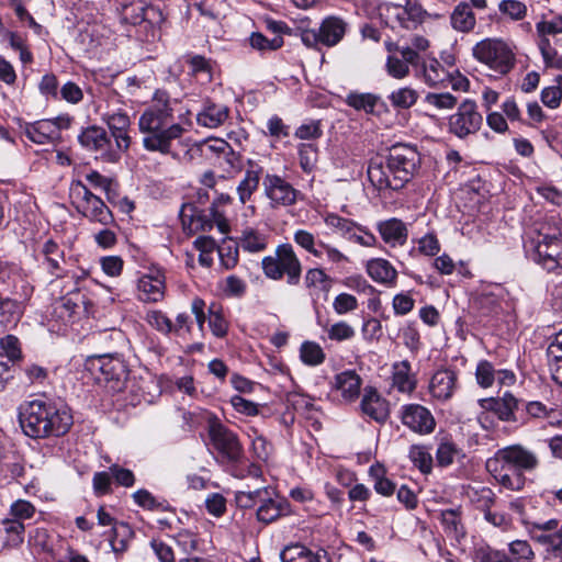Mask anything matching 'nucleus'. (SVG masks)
I'll return each mask as SVG.
<instances>
[{
  "instance_id": "c85d7f7f",
  "label": "nucleus",
  "mask_w": 562,
  "mask_h": 562,
  "mask_svg": "<svg viewBox=\"0 0 562 562\" xmlns=\"http://www.w3.org/2000/svg\"><path fill=\"white\" fill-rule=\"evenodd\" d=\"M106 124L111 132L110 137L111 139L113 138L116 148L120 149L122 154L125 153L131 145V138L127 134L131 124L128 115L123 112L110 114L108 115Z\"/></svg>"
},
{
  "instance_id": "3c124183",
  "label": "nucleus",
  "mask_w": 562,
  "mask_h": 562,
  "mask_svg": "<svg viewBox=\"0 0 562 562\" xmlns=\"http://www.w3.org/2000/svg\"><path fill=\"white\" fill-rule=\"evenodd\" d=\"M325 224L340 234L341 237L348 238L358 227V223L352 220L339 216L338 214L330 213L325 217Z\"/></svg>"
},
{
  "instance_id": "cd10ccee",
  "label": "nucleus",
  "mask_w": 562,
  "mask_h": 562,
  "mask_svg": "<svg viewBox=\"0 0 562 562\" xmlns=\"http://www.w3.org/2000/svg\"><path fill=\"white\" fill-rule=\"evenodd\" d=\"M344 101L353 110L368 115H379L385 106L381 97L371 92L350 91Z\"/></svg>"
},
{
  "instance_id": "aec40b11",
  "label": "nucleus",
  "mask_w": 562,
  "mask_h": 562,
  "mask_svg": "<svg viewBox=\"0 0 562 562\" xmlns=\"http://www.w3.org/2000/svg\"><path fill=\"white\" fill-rule=\"evenodd\" d=\"M401 420L404 426L419 435L431 434L436 427V420L431 412L420 404L402 406Z\"/></svg>"
},
{
  "instance_id": "a18cd8bd",
  "label": "nucleus",
  "mask_w": 562,
  "mask_h": 562,
  "mask_svg": "<svg viewBox=\"0 0 562 562\" xmlns=\"http://www.w3.org/2000/svg\"><path fill=\"white\" fill-rule=\"evenodd\" d=\"M282 562H322V555L304 547L286 548L280 553Z\"/></svg>"
},
{
  "instance_id": "393cba45",
  "label": "nucleus",
  "mask_w": 562,
  "mask_h": 562,
  "mask_svg": "<svg viewBox=\"0 0 562 562\" xmlns=\"http://www.w3.org/2000/svg\"><path fill=\"white\" fill-rule=\"evenodd\" d=\"M382 240L390 247H403L408 239V226L401 218L391 217L375 225Z\"/></svg>"
},
{
  "instance_id": "69168bd1",
  "label": "nucleus",
  "mask_w": 562,
  "mask_h": 562,
  "mask_svg": "<svg viewBox=\"0 0 562 562\" xmlns=\"http://www.w3.org/2000/svg\"><path fill=\"white\" fill-rule=\"evenodd\" d=\"M217 165L227 173L238 172L243 169L241 156L229 145L228 149L222 154L221 160H217Z\"/></svg>"
},
{
  "instance_id": "a211bd4d",
  "label": "nucleus",
  "mask_w": 562,
  "mask_h": 562,
  "mask_svg": "<svg viewBox=\"0 0 562 562\" xmlns=\"http://www.w3.org/2000/svg\"><path fill=\"white\" fill-rule=\"evenodd\" d=\"M0 291L10 292L25 301L31 296L33 288L15 263L0 259Z\"/></svg>"
},
{
  "instance_id": "774afa93",
  "label": "nucleus",
  "mask_w": 562,
  "mask_h": 562,
  "mask_svg": "<svg viewBox=\"0 0 562 562\" xmlns=\"http://www.w3.org/2000/svg\"><path fill=\"white\" fill-rule=\"evenodd\" d=\"M1 356H5L12 362L21 358V346L15 336L7 335L0 339V357Z\"/></svg>"
},
{
  "instance_id": "c03bdc74",
  "label": "nucleus",
  "mask_w": 562,
  "mask_h": 562,
  "mask_svg": "<svg viewBox=\"0 0 562 562\" xmlns=\"http://www.w3.org/2000/svg\"><path fill=\"white\" fill-rule=\"evenodd\" d=\"M209 326L212 334L217 338H224L228 331V322L223 315V308L221 304L213 302L209 308Z\"/></svg>"
},
{
  "instance_id": "2f4dec72",
  "label": "nucleus",
  "mask_w": 562,
  "mask_h": 562,
  "mask_svg": "<svg viewBox=\"0 0 562 562\" xmlns=\"http://www.w3.org/2000/svg\"><path fill=\"white\" fill-rule=\"evenodd\" d=\"M290 514V504L284 498L273 497L269 494L257 509V519L263 524H271L282 516Z\"/></svg>"
},
{
  "instance_id": "f704fd0d",
  "label": "nucleus",
  "mask_w": 562,
  "mask_h": 562,
  "mask_svg": "<svg viewBox=\"0 0 562 562\" xmlns=\"http://www.w3.org/2000/svg\"><path fill=\"white\" fill-rule=\"evenodd\" d=\"M180 218L183 226H189L194 231H210L213 222L199 210L193 203H184L180 210Z\"/></svg>"
},
{
  "instance_id": "603ef678",
  "label": "nucleus",
  "mask_w": 562,
  "mask_h": 562,
  "mask_svg": "<svg viewBox=\"0 0 562 562\" xmlns=\"http://www.w3.org/2000/svg\"><path fill=\"white\" fill-rule=\"evenodd\" d=\"M459 449L457 445L448 438H442L436 451V461L437 464L441 468H447L451 465L454 461L456 456L458 454Z\"/></svg>"
},
{
  "instance_id": "a878e982",
  "label": "nucleus",
  "mask_w": 562,
  "mask_h": 562,
  "mask_svg": "<svg viewBox=\"0 0 562 562\" xmlns=\"http://www.w3.org/2000/svg\"><path fill=\"white\" fill-rule=\"evenodd\" d=\"M23 133L29 140L38 145L58 144L61 142V135L57 134V128L48 119L25 123Z\"/></svg>"
},
{
  "instance_id": "ddd939ff",
  "label": "nucleus",
  "mask_w": 562,
  "mask_h": 562,
  "mask_svg": "<svg viewBox=\"0 0 562 562\" xmlns=\"http://www.w3.org/2000/svg\"><path fill=\"white\" fill-rule=\"evenodd\" d=\"M385 47L391 53L386 58V72L395 79L407 77L409 74L408 66H418L420 63V56L409 46L387 41L385 42Z\"/></svg>"
},
{
  "instance_id": "5701e85b",
  "label": "nucleus",
  "mask_w": 562,
  "mask_h": 562,
  "mask_svg": "<svg viewBox=\"0 0 562 562\" xmlns=\"http://www.w3.org/2000/svg\"><path fill=\"white\" fill-rule=\"evenodd\" d=\"M362 414L378 424H384L390 417V404L373 387H366L360 402Z\"/></svg>"
},
{
  "instance_id": "c756f323",
  "label": "nucleus",
  "mask_w": 562,
  "mask_h": 562,
  "mask_svg": "<svg viewBox=\"0 0 562 562\" xmlns=\"http://www.w3.org/2000/svg\"><path fill=\"white\" fill-rule=\"evenodd\" d=\"M366 270L374 282L387 288L396 285L397 271L389 260L383 258L370 259L366 265Z\"/></svg>"
},
{
  "instance_id": "09e8293b",
  "label": "nucleus",
  "mask_w": 562,
  "mask_h": 562,
  "mask_svg": "<svg viewBox=\"0 0 562 562\" xmlns=\"http://www.w3.org/2000/svg\"><path fill=\"white\" fill-rule=\"evenodd\" d=\"M408 457L422 473L428 474L432 470V457L424 446L413 445L409 448Z\"/></svg>"
},
{
  "instance_id": "0e129e2a",
  "label": "nucleus",
  "mask_w": 562,
  "mask_h": 562,
  "mask_svg": "<svg viewBox=\"0 0 562 562\" xmlns=\"http://www.w3.org/2000/svg\"><path fill=\"white\" fill-rule=\"evenodd\" d=\"M64 303H60L58 300L53 304V308L50 312V322H54L56 325H52L53 329L61 330L64 327L72 324L74 318L69 314L67 307H64Z\"/></svg>"
},
{
  "instance_id": "a19ab883",
  "label": "nucleus",
  "mask_w": 562,
  "mask_h": 562,
  "mask_svg": "<svg viewBox=\"0 0 562 562\" xmlns=\"http://www.w3.org/2000/svg\"><path fill=\"white\" fill-rule=\"evenodd\" d=\"M423 72L427 85L447 86L446 80L449 78V70L446 69L436 58L423 63Z\"/></svg>"
},
{
  "instance_id": "20e7f679",
  "label": "nucleus",
  "mask_w": 562,
  "mask_h": 562,
  "mask_svg": "<svg viewBox=\"0 0 562 562\" xmlns=\"http://www.w3.org/2000/svg\"><path fill=\"white\" fill-rule=\"evenodd\" d=\"M85 368L98 384L111 392H120L125 387L128 369L117 353L89 356L86 359Z\"/></svg>"
},
{
  "instance_id": "412c9836",
  "label": "nucleus",
  "mask_w": 562,
  "mask_h": 562,
  "mask_svg": "<svg viewBox=\"0 0 562 562\" xmlns=\"http://www.w3.org/2000/svg\"><path fill=\"white\" fill-rule=\"evenodd\" d=\"M41 254L44 256L43 265L46 270L55 277L50 284H54L57 280L64 282L70 279L74 272L65 268V251L55 240L47 239L42 246Z\"/></svg>"
},
{
  "instance_id": "bf43d9fd",
  "label": "nucleus",
  "mask_w": 562,
  "mask_h": 562,
  "mask_svg": "<svg viewBox=\"0 0 562 562\" xmlns=\"http://www.w3.org/2000/svg\"><path fill=\"white\" fill-rule=\"evenodd\" d=\"M441 524L445 531L458 537L463 535L460 514L457 509H446L441 513Z\"/></svg>"
},
{
  "instance_id": "338daca9",
  "label": "nucleus",
  "mask_w": 562,
  "mask_h": 562,
  "mask_svg": "<svg viewBox=\"0 0 562 562\" xmlns=\"http://www.w3.org/2000/svg\"><path fill=\"white\" fill-rule=\"evenodd\" d=\"M498 10L503 15H507L513 20H521L527 13V7L518 0H502Z\"/></svg>"
},
{
  "instance_id": "6ab92c4d",
  "label": "nucleus",
  "mask_w": 562,
  "mask_h": 562,
  "mask_svg": "<svg viewBox=\"0 0 562 562\" xmlns=\"http://www.w3.org/2000/svg\"><path fill=\"white\" fill-rule=\"evenodd\" d=\"M87 272L72 273L69 280L63 282L61 291L63 294L58 300L64 303V307H67L69 314L75 319L81 312H87V296L81 291L80 282L86 279Z\"/></svg>"
},
{
  "instance_id": "9d476101",
  "label": "nucleus",
  "mask_w": 562,
  "mask_h": 562,
  "mask_svg": "<svg viewBox=\"0 0 562 562\" xmlns=\"http://www.w3.org/2000/svg\"><path fill=\"white\" fill-rule=\"evenodd\" d=\"M120 14L122 22L132 25L145 24V29L149 26L153 33L155 26H159L164 21L161 11L146 0H121Z\"/></svg>"
},
{
  "instance_id": "2eb2a0df",
  "label": "nucleus",
  "mask_w": 562,
  "mask_h": 562,
  "mask_svg": "<svg viewBox=\"0 0 562 562\" xmlns=\"http://www.w3.org/2000/svg\"><path fill=\"white\" fill-rule=\"evenodd\" d=\"M263 193L272 209L286 207L296 203L300 192L284 178L267 173L262 181Z\"/></svg>"
},
{
  "instance_id": "b1692460",
  "label": "nucleus",
  "mask_w": 562,
  "mask_h": 562,
  "mask_svg": "<svg viewBox=\"0 0 562 562\" xmlns=\"http://www.w3.org/2000/svg\"><path fill=\"white\" fill-rule=\"evenodd\" d=\"M458 390V373L451 369L436 371L429 383V392L440 402L450 400Z\"/></svg>"
},
{
  "instance_id": "58836bf2",
  "label": "nucleus",
  "mask_w": 562,
  "mask_h": 562,
  "mask_svg": "<svg viewBox=\"0 0 562 562\" xmlns=\"http://www.w3.org/2000/svg\"><path fill=\"white\" fill-rule=\"evenodd\" d=\"M238 245L247 252H260L268 246L266 234L252 228H246L239 238Z\"/></svg>"
},
{
  "instance_id": "1a4fd4ad",
  "label": "nucleus",
  "mask_w": 562,
  "mask_h": 562,
  "mask_svg": "<svg viewBox=\"0 0 562 562\" xmlns=\"http://www.w3.org/2000/svg\"><path fill=\"white\" fill-rule=\"evenodd\" d=\"M78 142L86 150L95 153V158L102 161L114 164L122 157L121 150L101 126L91 125L82 128Z\"/></svg>"
},
{
  "instance_id": "6e6552de",
  "label": "nucleus",
  "mask_w": 562,
  "mask_h": 562,
  "mask_svg": "<svg viewBox=\"0 0 562 562\" xmlns=\"http://www.w3.org/2000/svg\"><path fill=\"white\" fill-rule=\"evenodd\" d=\"M207 432L214 450L224 462L234 467L241 464L244 449L234 431L216 417H209Z\"/></svg>"
},
{
  "instance_id": "f03ea898",
  "label": "nucleus",
  "mask_w": 562,
  "mask_h": 562,
  "mask_svg": "<svg viewBox=\"0 0 562 562\" xmlns=\"http://www.w3.org/2000/svg\"><path fill=\"white\" fill-rule=\"evenodd\" d=\"M19 423L27 437L46 439L66 435L74 419L66 405L49 400H33L19 407Z\"/></svg>"
},
{
  "instance_id": "f8f14e48",
  "label": "nucleus",
  "mask_w": 562,
  "mask_h": 562,
  "mask_svg": "<svg viewBox=\"0 0 562 562\" xmlns=\"http://www.w3.org/2000/svg\"><path fill=\"white\" fill-rule=\"evenodd\" d=\"M483 116L473 100H464L449 117V132L459 138L475 134L482 126Z\"/></svg>"
},
{
  "instance_id": "4be33fe9",
  "label": "nucleus",
  "mask_w": 562,
  "mask_h": 562,
  "mask_svg": "<svg viewBox=\"0 0 562 562\" xmlns=\"http://www.w3.org/2000/svg\"><path fill=\"white\" fill-rule=\"evenodd\" d=\"M487 472L504 488L509 491H521L526 484V476L508 464H503L501 460H495V456L488 458L485 462Z\"/></svg>"
},
{
  "instance_id": "7ed1b4c3",
  "label": "nucleus",
  "mask_w": 562,
  "mask_h": 562,
  "mask_svg": "<svg viewBox=\"0 0 562 562\" xmlns=\"http://www.w3.org/2000/svg\"><path fill=\"white\" fill-rule=\"evenodd\" d=\"M526 257L548 272L562 269V232L549 223H539L524 235Z\"/></svg>"
},
{
  "instance_id": "e433bc0d",
  "label": "nucleus",
  "mask_w": 562,
  "mask_h": 562,
  "mask_svg": "<svg viewBox=\"0 0 562 562\" xmlns=\"http://www.w3.org/2000/svg\"><path fill=\"white\" fill-rule=\"evenodd\" d=\"M228 117V109L224 105L210 104L203 111L198 113L196 121L199 125L215 128L222 125Z\"/></svg>"
},
{
  "instance_id": "72a5a7b5",
  "label": "nucleus",
  "mask_w": 562,
  "mask_h": 562,
  "mask_svg": "<svg viewBox=\"0 0 562 562\" xmlns=\"http://www.w3.org/2000/svg\"><path fill=\"white\" fill-rule=\"evenodd\" d=\"M362 380L355 370H346L336 374L335 387L346 401H353L360 394Z\"/></svg>"
},
{
  "instance_id": "864d4df0",
  "label": "nucleus",
  "mask_w": 562,
  "mask_h": 562,
  "mask_svg": "<svg viewBox=\"0 0 562 562\" xmlns=\"http://www.w3.org/2000/svg\"><path fill=\"white\" fill-rule=\"evenodd\" d=\"M417 91L409 87L400 88L389 95V100L395 109H409L417 102Z\"/></svg>"
},
{
  "instance_id": "39448f33",
  "label": "nucleus",
  "mask_w": 562,
  "mask_h": 562,
  "mask_svg": "<svg viewBox=\"0 0 562 562\" xmlns=\"http://www.w3.org/2000/svg\"><path fill=\"white\" fill-rule=\"evenodd\" d=\"M71 203L79 214L90 222L108 226L114 222L111 210L101 198L93 194L81 180H74L69 188Z\"/></svg>"
},
{
  "instance_id": "473e14b6",
  "label": "nucleus",
  "mask_w": 562,
  "mask_h": 562,
  "mask_svg": "<svg viewBox=\"0 0 562 562\" xmlns=\"http://www.w3.org/2000/svg\"><path fill=\"white\" fill-rule=\"evenodd\" d=\"M392 385L401 393H412L417 385L412 366L408 360H402L392 366Z\"/></svg>"
},
{
  "instance_id": "f3484780",
  "label": "nucleus",
  "mask_w": 562,
  "mask_h": 562,
  "mask_svg": "<svg viewBox=\"0 0 562 562\" xmlns=\"http://www.w3.org/2000/svg\"><path fill=\"white\" fill-rule=\"evenodd\" d=\"M479 403L483 409L493 412L503 422L526 424V418L518 415L520 405L524 403L510 392H505L498 398H482Z\"/></svg>"
},
{
  "instance_id": "f257e3e1",
  "label": "nucleus",
  "mask_w": 562,
  "mask_h": 562,
  "mask_svg": "<svg viewBox=\"0 0 562 562\" xmlns=\"http://www.w3.org/2000/svg\"><path fill=\"white\" fill-rule=\"evenodd\" d=\"M179 101L170 98L165 90L154 93L151 103L138 120L139 131L144 134L143 146L148 151L167 155L171 151V143L179 139L184 128L176 122L175 112Z\"/></svg>"
},
{
  "instance_id": "79ce46f5",
  "label": "nucleus",
  "mask_w": 562,
  "mask_h": 562,
  "mask_svg": "<svg viewBox=\"0 0 562 562\" xmlns=\"http://www.w3.org/2000/svg\"><path fill=\"white\" fill-rule=\"evenodd\" d=\"M369 475L373 479L374 491L382 496H391L396 490L393 481L385 477V469L382 464H373L369 469Z\"/></svg>"
},
{
  "instance_id": "de8ad7c7",
  "label": "nucleus",
  "mask_w": 562,
  "mask_h": 562,
  "mask_svg": "<svg viewBox=\"0 0 562 562\" xmlns=\"http://www.w3.org/2000/svg\"><path fill=\"white\" fill-rule=\"evenodd\" d=\"M300 358L303 363L316 367L324 362L325 352L317 342L304 341L300 348Z\"/></svg>"
},
{
  "instance_id": "680f3d73",
  "label": "nucleus",
  "mask_w": 562,
  "mask_h": 562,
  "mask_svg": "<svg viewBox=\"0 0 562 562\" xmlns=\"http://www.w3.org/2000/svg\"><path fill=\"white\" fill-rule=\"evenodd\" d=\"M348 24L339 16L330 15L323 20L318 35H345Z\"/></svg>"
},
{
  "instance_id": "9b49d317",
  "label": "nucleus",
  "mask_w": 562,
  "mask_h": 562,
  "mask_svg": "<svg viewBox=\"0 0 562 562\" xmlns=\"http://www.w3.org/2000/svg\"><path fill=\"white\" fill-rule=\"evenodd\" d=\"M385 157L393 166L395 175L403 181V188L414 178L422 162L416 146L408 144L393 145Z\"/></svg>"
},
{
  "instance_id": "4d7b16f0",
  "label": "nucleus",
  "mask_w": 562,
  "mask_h": 562,
  "mask_svg": "<svg viewBox=\"0 0 562 562\" xmlns=\"http://www.w3.org/2000/svg\"><path fill=\"white\" fill-rule=\"evenodd\" d=\"M475 562H516L502 550L494 549L490 546H483L475 550Z\"/></svg>"
},
{
  "instance_id": "e2e57ef3",
  "label": "nucleus",
  "mask_w": 562,
  "mask_h": 562,
  "mask_svg": "<svg viewBox=\"0 0 562 562\" xmlns=\"http://www.w3.org/2000/svg\"><path fill=\"white\" fill-rule=\"evenodd\" d=\"M538 46L547 66L555 68L562 67V55L550 44L548 37H541Z\"/></svg>"
},
{
  "instance_id": "bb28decb",
  "label": "nucleus",
  "mask_w": 562,
  "mask_h": 562,
  "mask_svg": "<svg viewBox=\"0 0 562 562\" xmlns=\"http://www.w3.org/2000/svg\"><path fill=\"white\" fill-rule=\"evenodd\" d=\"M263 168L252 159L247 160L244 178L239 181L236 191L240 204L250 201L251 195L257 191L262 176Z\"/></svg>"
},
{
  "instance_id": "49530a36",
  "label": "nucleus",
  "mask_w": 562,
  "mask_h": 562,
  "mask_svg": "<svg viewBox=\"0 0 562 562\" xmlns=\"http://www.w3.org/2000/svg\"><path fill=\"white\" fill-rule=\"evenodd\" d=\"M300 167L305 173H311L318 160V148L311 143H302L297 146Z\"/></svg>"
},
{
  "instance_id": "7c9ffc66",
  "label": "nucleus",
  "mask_w": 562,
  "mask_h": 562,
  "mask_svg": "<svg viewBox=\"0 0 562 562\" xmlns=\"http://www.w3.org/2000/svg\"><path fill=\"white\" fill-rule=\"evenodd\" d=\"M138 300L142 302H159L165 295V281L160 274H145L137 282Z\"/></svg>"
},
{
  "instance_id": "37998d69",
  "label": "nucleus",
  "mask_w": 562,
  "mask_h": 562,
  "mask_svg": "<svg viewBox=\"0 0 562 562\" xmlns=\"http://www.w3.org/2000/svg\"><path fill=\"white\" fill-rule=\"evenodd\" d=\"M269 494H274L270 487H259L254 491H238L235 499L240 508H252L259 506Z\"/></svg>"
},
{
  "instance_id": "c9c22d12",
  "label": "nucleus",
  "mask_w": 562,
  "mask_h": 562,
  "mask_svg": "<svg viewBox=\"0 0 562 562\" xmlns=\"http://www.w3.org/2000/svg\"><path fill=\"white\" fill-rule=\"evenodd\" d=\"M394 10L400 25L406 30H412L422 22L424 10L420 5L413 4L411 0L406 1L405 7L395 5Z\"/></svg>"
},
{
  "instance_id": "13d9d810",
  "label": "nucleus",
  "mask_w": 562,
  "mask_h": 562,
  "mask_svg": "<svg viewBox=\"0 0 562 562\" xmlns=\"http://www.w3.org/2000/svg\"><path fill=\"white\" fill-rule=\"evenodd\" d=\"M510 560L526 562L533 559L535 553L526 540H514L508 546Z\"/></svg>"
},
{
  "instance_id": "0eeeda50",
  "label": "nucleus",
  "mask_w": 562,
  "mask_h": 562,
  "mask_svg": "<svg viewBox=\"0 0 562 562\" xmlns=\"http://www.w3.org/2000/svg\"><path fill=\"white\" fill-rule=\"evenodd\" d=\"M473 56L494 71L506 75L515 66L513 49L501 38L485 37L473 47Z\"/></svg>"
},
{
  "instance_id": "8fccbe9b",
  "label": "nucleus",
  "mask_w": 562,
  "mask_h": 562,
  "mask_svg": "<svg viewBox=\"0 0 562 562\" xmlns=\"http://www.w3.org/2000/svg\"><path fill=\"white\" fill-rule=\"evenodd\" d=\"M535 540L546 548V551L554 558L562 560V528L551 533H539Z\"/></svg>"
},
{
  "instance_id": "052dcab7",
  "label": "nucleus",
  "mask_w": 562,
  "mask_h": 562,
  "mask_svg": "<svg viewBox=\"0 0 562 562\" xmlns=\"http://www.w3.org/2000/svg\"><path fill=\"white\" fill-rule=\"evenodd\" d=\"M295 138L303 140H315L323 136L321 121L310 120L301 124L294 133Z\"/></svg>"
},
{
  "instance_id": "6e6d98bb",
  "label": "nucleus",
  "mask_w": 562,
  "mask_h": 562,
  "mask_svg": "<svg viewBox=\"0 0 562 562\" xmlns=\"http://www.w3.org/2000/svg\"><path fill=\"white\" fill-rule=\"evenodd\" d=\"M3 531L7 535V543L10 546H19L23 542L24 524L15 518L4 519L2 521Z\"/></svg>"
},
{
  "instance_id": "5fc2aeb1",
  "label": "nucleus",
  "mask_w": 562,
  "mask_h": 562,
  "mask_svg": "<svg viewBox=\"0 0 562 562\" xmlns=\"http://www.w3.org/2000/svg\"><path fill=\"white\" fill-rule=\"evenodd\" d=\"M294 241L306 250L308 254L313 255L316 258L322 257V250L318 247V241L315 236L305 229H297L293 235Z\"/></svg>"
},
{
  "instance_id": "dca6fc26",
  "label": "nucleus",
  "mask_w": 562,
  "mask_h": 562,
  "mask_svg": "<svg viewBox=\"0 0 562 562\" xmlns=\"http://www.w3.org/2000/svg\"><path fill=\"white\" fill-rule=\"evenodd\" d=\"M493 456L503 464H508L521 472H532L539 467L537 454L522 445L516 443L498 449Z\"/></svg>"
},
{
  "instance_id": "4c0bfd02",
  "label": "nucleus",
  "mask_w": 562,
  "mask_h": 562,
  "mask_svg": "<svg viewBox=\"0 0 562 562\" xmlns=\"http://www.w3.org/2000/svg\"><path fill=\"white\" fill-rule=\"evenodd\" d=\"M452 27L462 33L470 32L475 25V16L470 4L465 2L459 3L451 14Z\"/></svg>"
},
{
  "instance_id": "4468645a",
  "label": "nucleus",
  "mask_w": 562,
  "mask_h": 562,
  "mask_svg": "<svg viewBox=\"0 0 562 562\" xmlns=\"http://www.w3.org/2000/svg\"><path fill=\"white\" fill-rule=\"evenodd\" d=\"M367 175L371 186L379 192L398 191L403 189V181L395 175L393 166L385 156L371 158Z\"/></svg>"
},
{
  "instance_id": "ea45409f",
  "label": "nucleus",
  "mask_w": 562,
  "mask_h": 562,
  "mask_svg": "<svg viewBox=\"0 0 562 562\" xmlns=\"http://www.w3.org/2000/svg\"><path fill=\"white\" fill-rule=\"evenodd\" d=\"M305 286L313 291L319 290L325 293V299L327 297L328 292L331 288V279L329 276L325 273V271L321 268H310L307 269L304 277ZM313 295V292H311Z\"/></svg>"
},
{
  "instance_id": "423d86ee",
  "label": "nucleus",
  "mask_w": 562,
  "mask_h": 562,
  "mask_svg": "<svg viewBox=\"0 0 562 562\" xmlns=\"http://www.w3.org/2000/svg\"><path fill=\"white\" fill-rule=\"evenodd\" d=\"M263 273L271 280H281L286 276L290 285L300 282L302 265L292 245L281 244L277 247L274 256H267L261 261Z\"/></svg>"
}]
</instances>
